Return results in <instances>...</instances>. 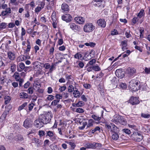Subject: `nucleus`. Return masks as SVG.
<instances>
[{"mask_svg": "<svg viewBox=\"0 0 150 150\" xmlns=\"http://www.w3.org/2000/svg\"><path fill=\"white\" fill-rule=\"evenodd\" d=\"M35 105V104L34 103H32L31 102V103L29 105L28 108L29 110L31 111Z\"/></svg>", "mask_w": 150, "mask_h": 150, "instance_id": "3c124183", "label": "nucleus"}, {"mask_svg": "<svg viewBox=\"0 0 150 150\" xmlns=\"http://www.w3.org/2000/svg\"><path fill=\"white\" fill-rule=\"evenodd\" d=\"M52 25L53 28H55L57 27V21L56 18L55 13L53 12L52 15Z\"/></svg>", "mask_w": 150, "mask_h": 150, "instance_id": "1a4fd4ad", "label": "nucleus"}, {"mask_svg": "<svg viewBox=\"0 0 150 150\" xmlns=\"http://www.w3.org/2000/svg\"><path fill=\"white\" fill-rule=\"evenodd\" d=\"M122 117V116L120 115H116L114 117V120L116 122H119Z\"/></svg>", "mask_w": 150, "mask_h": 150, "instance_id": "b1692460", "label": "nucleus"}, {"mask_svg": "<svg viewBox=\"0 0 150 150\" xmlns=\"http://www.w3.org/2000/svg\"><path fill=\"white\" fill-rule=\"evenodd\" d=\"M62 19L67 23H69L72 20V17L69 14H65L62 16Z\"/></svg>", "mask_w": 150, "mask_h": 150, "instance_id": "39448f33", "label": "nucleus"}, {"mask_svg": "<svg viewBox=\"0 0 150 150\" xmlns=\"http://www.w3.org/2000/svg\"><path fill=\"white\" fill-rule=\"evenodd\" d=\"M8 57L9 59L11 60H13L15 58V55L14 53L11 51H9L7 53Z\"/></svg>", "mask_w": 150, "mask_h": 150, "instance_id": "dca6fc26", "label": "nucleus"}, {"mask_svg": "<svg viewBox=\"0 0 150 150\" xmlns=\"http://www.w3.org/2000/svg\"><path fill=\"white\" fill-rule=\"evenodd\" d=\"M41 120L39 117L38 119H37L35 121L34 124L36 127L40 128L43 127L44 124Z\"/></svg>", "mask_w": 150, "mask_h": 150, "instance_id": "6e6552de", "label": "nucleus"}, {"mask_svg": "<svg viewBox=\"0 0 150 150\" xmlns=\"http://www.w3.org/2000/svg\"><path fill=\"white\" fill-rule=\"evenodd\" d=\"M33 142H35L37 145V146L39 147L42 144V142L41 140L38 138L34 137L31 139Z\"/></svg>", "mask_w": 150, "mask_h": 150, "instance_id": "ddd939ff", "label": "nucleus"}, {"mask_svg": "<svg viewBox=\"0 0 150 150\" xmlns=\"http://www.w3.org/2000/svg\"><path fill=\"white\" fill-rule=\"evenodd\" d=\"M98 25L102 28H104L106 25V22L104 19L100 18L97 21Z\"/></svg>", "mask_w": 150, "mask_h": 150, "instance_id": "423d86ee", "label": "nucleus"}, {"mask_svg": "<svg viewBox=\"0 0 150 150\" xmlns=\"http://www.w3.org/2000/svg\"><path fill=\"white\" fill-rule=\"evenodd\" d=\"M11 69L12 72H14L16 69V65L13 64H11Z\"/></svg>", "mask_w": 150, "mask_h": 150, "instance_id": "49530a36", "label": "nucleus"}, {"mask_svg": "<svg viewBox=\"0 0 150 150\" xmlns=\"http://www.w3.org/2000/svg\"><path fill=\"white\" fill-rule=\"evenodd\" d=\"M55 65L54 64H52L51 66H50V68L49 70V72H52L54 69H55Z\"/></svg>", "mask_w": 150, "mask_h": 150, "instance_id": "09e8293b", "label": "nucleus"}, {"mask_svg": "<svg viewBox=\"0 0 150 150\" xmlns=\"http://www.w3.org/2000/svg\"><path fill=\"white\" fill-rule=\"evenodd\" d=\"M115 74L117 77L121 79L125 76L124 74L122 72L121 70L120 69H117L115 71Z\"/></svg>", "mask_w": 150, "mask_h": 150, "instance_id": "9b49d317", "label": "nucleus"}, {"mask_svg": "<svg viewBox=\"0 0 150 150\" xmlns=\"http://www.w3.org/2000/svg\"><path fill=\"white\" fill-rule=\"evenodd\" d=\"M30 83L29 81H28L23 85V87L25 88H27L30 85Z\"/></svg>", "mask_w": 150, "mask_h": 150, "instance_id": "13d9d810", "label": "nucleus"}, {"mask_svg": "<svg viewBox=\"0 0 150 150\" xmlns=\"http://www.w3.org/2000/svg\"><path fill=\"white\" fill-rule=\"evenodd\" d=\"M45 132L42 130H40L39 131V135L40 137H42L45 135Z\"/></svg>", "mask_w": 150, "mask_h": 150, "instance_id": "bf43d9fd", "label": "nucleus"}, {"mask_svg": "<svg viewBox=\"0 0 150 150\" xmlns=\"http://www.w3.org/2000/svg\"><path fill=\"white\" fill-rule=\"evenodd\" d=\"M144 70L146 74H150V68L145 67Z\"/></svg>", "mask_w": 150, "mask_h": 150, "instance_id": "774afa93", "label": "nucleus"}, {"mask_svg": "<svg viewBox=\"0 0 150 150\" xmlns=\"http://www.w3.org/2000/svg\"><path fill=\"white\" fill-rule=\"evenodd\" d=\"M61 9L62 10V12L65 13H67L69 11L68 5L64 3L62 4L61 6Z\"/></svg>", "mask_w": 150, "mask_h": 150, "instance_id": "f8f14e48", "label": "nucleus"}, {"mask_svg": "<svg viewBox=\"0 0 150 150\" xmlns=\"http://www.w3.org/2000/svg\"><path fill=\"white\" fill-rule=\"evenodd\" d=\"M52 114L51 112H48L47 113L43 114L39 117L44 124L50 123L52 118Z\"/></svg>", "mask_w": 150, "mask_h": 150, "instance_id": "f257e3e1", "label": "nucleus"}, {"mask_svg": "<svg viewBox=\"0 0 150 150\" xmlns=\"http://www.w3.org/2000/svg\"><path fill=\"white\" fill-rule=\"evenodd\" d=\"M20 98H22L27 99L28 98V94L25 92H22L20 93Z\"/></svg>", "mask_w": 150, "mask_h": 150, "instance_id": "bb28decb", "label": "nucleus"}, {"mask_svg": "<svg viewBox=\"0 0 150 150\" xmlns=\"http://www.w3.org/2000/svg\"><path fill=\"white\" fill-rule=\"evenodd\" d=\"M129 102L133 105H137L139 103V101L137 97H132L129 100Z\"/></svg>", "mask_w": 150, "mask_h": 150, "instance_id": "0eeeda50", "label": "nucleus"}, {"mask_svg": "<svg viewBox=\"0 0 150 150\" xmlns=\"http://www.w3.org/2000/svg\"><path fill=\"white\" fill-rule=\"evenodd\" d=\"M74 87L71 85H70L68 87V91L69 92L71 93L74 91Z\"/></svg>", "mask_w": 150, "mask_h": 150, "instance_id": "ea45409f", "label": "nucleus"}, {"mask_svg": "<svg viewBox=\"0 0 150 150\" xmlns=\"http://www.w3.org/2000/svg\"><path fill=\"white\" fill-rule=\"evenodd\" d=\"M75 21L79 24H83L85 21L84 18L81 16L76 17L74 18Z\"/></svg>", "mask_w": 150, "mask_h": 150, "instance_id": "9d476101", "label": "nucleus"}, {"mask_svg": "<svg viewBox=\"0 0 150 150\" xmlns=\"http://www.w3.org/2000/svg\"><path fill=\"white\" fill-rule=\"evenodd\" d=\"M59 102V100H53L51 103L52 105L55 106L57 105V103Z\"/></svg>", "mask_w": 150, "mask_h": 150, "instance_id": "de8ad7c7", "label": "nucleus"}, {"mask_svg": "<svg viewBox=\"0 0 150 150\" xmlns=\"http://www.w3.org/2000/svg\"><path fill=\"white\" fill-rule=\"evenodd\" d=\"M85 146L87 148H92L94 149L95 148V146L94 145V142L93 143H87L85 145Z\"/></svg>", "mask_w": 150, "mask_h": 150, "instance_id": "393cba45", "label": "nucleus"}, {"mask_svg": "<svg viewBox=\"0 0 150 150\" xmlns=\"http://www.w3.org/2000/svg\"><path fill=\"white\" fill-rule=\"evenodd\" d=\"M112 138L114 140L116 141L118 139L120 134L119 132L112 133Z\"/></svg>", "mask_w": 150, "mask_h": 150, "instance_id": "f3484780", "label": "nucleus"}, {"mask_svg": "<svg viewBox=\"0 0 150 150\" xmlns=\"http://www.w3.org/2000/svg\"><path fill=\"white\" fill-rule=\"evenodd\" d=\"M127 41L126 40L122 42L121 44L122 46V48L123 50L127 49L126 47L127 45Z\"/></svg>", "mask_w": 150, "mask_h": 150, "instance_id": "5701e85b", "label": "nucleus"}, {"mask_svg": "<svg viewBox=\"0 0 150 150\" xmlns=\"http://www.w3.org/2000/svg\"><path fill=\"white\" fill-rule=\"evenodd\" d=\"M73 94L75 98L79 97L80 95L79 92L77 90L74 91Z\"/></svg>", "mask_w": 150, "mask_h": 150, "instance_id": "c756f323", "label": "nucleus"}, {"mask_svg": "<svg viewBox=\"0 0 150 150\" xmlns=\"http://www.w3.org/2000/svg\"><path fill=\"white\" fill-rule=\"evenodd\" d=\"M94 122V120L92 119H89L88 120V124H87L86 128H88L91 127L92 126Z\"/></svg>", "mask_w": 150, "mask_h": 150, "instance_id": "a878e982", "label": "nucleus"}, {"mask_svg": "<svg viewBox=\"0 0 150 150\" xmlns=\"http://www.w3.org/2000/svg\"><path fill=\"white\" fill-rule=\"evenodd\" d=\"M122 131L128 134H129L131 133L130 131L128 129H123Z\"/></svg>", "mask_w": 150, "mask_h": 150, "instance_id": "603ef678", "label": "nucleus"}, {"mask_svg": "<svg viewBox=\"0 0 150 150\" xmlns=\"http://www.w3.org/2000/svg\"><path fill=\"white\" fill-rule=\"evenodd\" d=\"M96 3L95 4L96 5L100 8H102L104 7V5L102 1H96Z\"/></svg>", "mask_w": 150, "mask_h": 150, "instance_id": "6ab92c4d", "label": "nucleus"}, {"mask_svg": "<svg viewBox=\"0 0 150 150\" xmlns=\"http://www.w3.org/2000/svg\"><path fill=\"white\" fill-rule=\"evenodd\" d=\"M113 123H111L109 125H105V127L108 128L109 130L110 129H111V127H112V125Z\"/></svg>", "mask_w": 150, "mask_h": 150, "instance_id": "e2e57ef3", "label": "nucleus"}, {"mask_svg": "<svg viewBox=\"0 0 150 150\" xmlns=\"http://www.w3.org/2000/svg\"><path fill=\"white\" fill-rule=\"evenodd\" d=\"M101 127L97 126L94 129H91V131L92 133L94 134L95 132L96 133L97 131H98L99 132H100L101 130Z\"/></svg>", "mask_w": 150, "mask_h": 150, "instance_id": "4be33fe9", "label": "nucleus"}, {"mask_svg": "<svg viewBox=\"0 0 150 150\" xmlns=\"http://www.w3.org/2000/svg\"><path fill=\"white\" fill-rule=\"evenodd\" d=\"M77 107H81L84 105V103L82 101H79L77 103Z\"/></svg>", "mask_w": 150, "mask_h": 150, "instance_id": "6e6d98bb", "label": "nucleus"}, {"mask_svg": "<svg viewBox=\"0 0 150 150\" xmlns=\"http://www.w3.org/2000/svg\"><path fill=\"white\" fill-rule=\"evenodd\" d=\"M140 82L135 79L132 80L129 83V86L131 90L136 91L139 90L141 89Z\"/></svg>", "mask_w": 150, "mask_h": 150, "instance_id": "f03ea898", "label": "nucleus"}, {"mask_svg": "<svg viewBox=\"0 0 150 150\" xmlns=\"http://www.w3.org/2000/svg\"><path fill=\"white\" fill-rule=\"evenodd\" d=\"M93 70L95 71H99L100 70V68L98 65L93 66Z\"/></svg>", "mask_w": 150, "mask_h": 150, "instance_id": "c03bdc74", "label": "nucleus"}, {"mask_svg": "<svg viewBox=\"0 0 150 150\" xmlns=\"http://www.w3.org/2000/svg\"><path fill=\"white\" fill-rule=\"evenodd\" d=\"M11 13V10L10 8H6L5 11H3L1 13V14L3 16H5L8 13Z\"/></svg>", "mask_w": 150, "mask_h": 150, "instance_id": "412c9836", "label": "nucleus"}, {"mask_svg": "<svg viewBox=\"0 0 150 150\" xmlns=\"http://www.w3.org/2000/svg\"><path fill=\"white\" fill-rule=\"evenodd\" d=\"M34 88L32 87H30L27 90L28 93L32 94L33 93Z\"/></svg>", "mask_w": 150, "mask_h": 150, "instance_id": "37998d69", "label": "nucleus"}, {"mask_svg": "<svg viewBox=\"0 0 150 150\" xmlns=\"http://www.w3.org/2000/svg\"><path fill=\"white\" fill-rule=\"evenodd\" d=\"M75 111L79 113H83L84 112V110L82 108H78L76 109Z\"/></svg>", "mask_w": 150, "mask_h": 150, "instance_id": "a18cd8bd", "label": "nucleus"}, {"mask_svg": "<svg viewBox=\"0 0 150 150\" xmlns=\"http://www.w3.org/2000/svg\"><path fill=\"white\" fill-rule=\"evenodd\" d=\"M120 88L125 89L127 88V85L125 83H121L120 85Z\"/></svg>", "mask_w": 150, "mask_h": 150, "instance_id": "4d7b16f0", "label": "nucleus"}, {"mask_svg": "<svg viewBox=\"0 0 150 150\" xmlns=\"http://www.w3.org/2000/svg\"><path fill=\"white\" fill-rule=\"evenodd\" d=\"M84 87L86 89H89L91 87L90 84L87 83H85L83 84Z\"/></svg>", "mask_w": 150, "mask_h": 150, "instance_id": "338daca9", "label": "nucleus"}, {"mask_svg": "<svg viewBox=\"0 0 150 150\" xmlns=\"http://www.w3.org/2000/svg\"><path fill=\"white\" fill-rule=\"evenodd\" d=\"M139 19L137 17H134L132 19V24L134 25L137 22Z\"/></svg>", "mask_w": 150, "mask_h": 150, "instance_id": "8fccbe9b", "label": "nucleus"}, {"mask_svg": "<svg viewBox=\"0 0 150 150\" xmlns=\"http://www.w3.org/2000/svg\"><path fill=\"white\" fill-rule=\"evenodd\" d=\"M11 99V97L10 96H5L4 98V99L5 100L4 103L6 105L9 103L10 102Z\"/></svg>", "mask_w": 150, "mask_h": 150, "instance_id": "72a5a7b5", "label": "nucleus"}, {"mask_svg": "<svg viewBox=\"0 0 150 150\" xmlns=\"http://www.w3.org/2000/svg\"><path fill=\"white\" fill-rule=\"evenodd\" d=\"M32 125L33 122L29 118L25 119L23 123V125L26 129H28L32 127Z\"/></svg>", "mask_w": 150, "mask_h": 150, "instance_id": "20e7f679", "label": "nucleus"}, {"mask_svg": "<svg viewBox=\"0 0 150 150\" xmlns=\"http://www.w3.org/2000/svg\"><path fill=\"white\" fill-rule=\"evenodd\" d=\"M54 97L52 95H48L47 99L48 100H52L54 99Z\"/></svg>", "mask_w": 150, "mask_h": 150, "instance_id": "5fc2aeb1", "label": "nucleus"}, {"mask_svg": "<svg viewBox=\"0 0 150 150\" xmlns=\"http://www.w3.org/2000/svg\"><path fill=\"white\" fill-rule=\"evenodd\" d=\"M50 147L52 150H59L57 146L55 144L51 145Z\"/></svg>", "mask_w": 150, "mask_h": 150, "instance_id": "f704fd0d", "label": "nucleus"}, {"mask_svg": "<svg viewBox=\"0 0 150 150\" xmlns=\"http://www.w3.org/2000/svg\"><path fill=\"white\" fill-rule=\"evenodd\" d=\"M18 139V141H22L23 140V138L21 134H18L17 136Z\"/></svg>", "mask_w": 150, "mask_h": 150, "instance_id": "052dcab7", "label": "nucleus"}, {"mask_svg": "<svg viewBox=\"0 0 150 150\" xmlns=\"http://www.w3.org/2000/svg\"><path fill=\"white\" fill-rule=\"evenodd\" d=\"M144 10L143 9H142L139 12L137 15V16L139 18H141L142 16H144Z\"/></svg>", "mask_w": 150, "mask_h": 150, "instance_id": "58836bf2", "label": "nucleus"}, {"mask_svg": "<svg viewBox=\"0 0 150 150\" xmlns=\"http://www.w3.org/2000/svg\"><path fill=\"white\" fill-rule=\"evenodd\" d=\"M110 132L112 133L119 132V129L113 123L112 125V127H111Z\"/></svg>", "mask_w": 150, "mask_h": 150, "instance_id": "aec40b11", "label": "nucleus"}, {"mask_svg": "<svg viewBox=\"0 0 150 150\" xmlns=\"http://www.w3.org/2000/svg\"><path fill=\"white\" fill-rule=\"evenodd\" d=\"M95 28V26L91 23L86 24L83 27L84 31L86 33H90L93 31Z\"/></svg>", "mask_w": 150, "mask_h": 150, "instance_id": "7ed1b4c3", "label": "nucleus"}, {"mask_svg": "<svg viewBox=\"0 0 150 150\" xmlns=\"http://www.w3.org/2000/svg\"><path fill=\"white\" fill-rule=\"evenodd\" d=\"M91 117L93 119L97 121H100L101 119L100 117H99L97 115H92L91 116Z\"/></svg>", "mask_w": 150, "mask_h": 150, "instance_id": "7c9ffc66", "label": "nucleus"}, {"mask_svg": "<svg viewBox=\"0 0 150 150\" xmlns=\"http://www.w3.org/2000/svg\"><path fill=\"white\" fill-rule=\"evenodd\" d=\"M69 25L70 28H71L72 30H77L80 29V27H79L74 23H69Z\"/></svg>", "mask_w": 150, "mask_h": 150, "instance_id": "4468645a", "label": "nucleus"}, {"mask_svg": "<svg viewBox=\"0 0 150 150\" xmlns=\"http://www.w3.org/2000/svg\"><path fill=\"white\" fill-rule=\"evenodd\" d=\"M119 123L123 125H126L127 124L126 121L123 117L120 120Z\"/></svg>", "mask_w": 150, "mask_h": 150, "instance_id": "e433bc0d", "label": "nucleus"}, {"mask_svg": "<svg viewBox=\"0 0 150 150\" xmlns=\"http://www.w3.org/2000/svg\"><path fill=\"white\" fill-rule=\"evenodd\" d=\"M118 34V32L116 30L114 29V30L112 31L111 33V35H117Z\"/></svg>", "mask_w": 150, "mask_h": 150, "instance_id": "69168bd1", "label": "nucleus"}, {"mask_svg": "<svg viewBox=\"0 0 150 150\" xmlns=\"http://www.w3.org/2000/svg\"><path fill=\"white\" fill-rule=\"evenodd\" d=\"M85 45L86 46H90L91 47H93L95 46L96 45V44L93 42H90L89 43H85Z\"/></svg>", "mask_w": 150, "mask_h": 150, "instance_id": "a19ab883", "label": "nucleus"}, {"mask_svg": "<svg viewBox=\"0 0 150 150\" xmlns=\"http://www.w3.org/2000/svg\"><path fill=\"white\" fill-rule=\"evenodd\" d=\"M127 71L128 74L130 77L132 76L136 72V70L134 68H128Z\"/></svg>", "mask_w": 150, "mask_h": 150, "instance_id": "2eb2a0df", "label": "nucleus"}, {"mask_svg": "<svg viewBox=\"0 0 150 150\" xmlns=\"http://www.w3.org/2000/svg\"><path fill=\"white\" fill-rule=\"evenodd\" d=\"M14 77L16 81H19V79H20L19 73L17 72H16L13 76Z\"/></svg>", "mask_w": 150, "mask_h": 150, "instance_id": "cd10ccee", "label": "nucleus"}, {"mask_svg": "<svg viewBox=\"0 0 150 150\" xmlns=\"http://www.w3.org/2000/svg\"><path fill=\"white\" fill-rule=\"evenodd\" d=\"M18 66L20 69H19L18 68V67H17V71L19 72H20L22 71L25 68L24 64L22 62L19 63Z\"/></svg>", "mask_w": 150, "mask_h": 150, "instance_id": "a211bd4d", "label": "nucleus"}, {"mask_svg": "<svg viewBox=\"0 0 150 150\" xmlns=\"http://www.w3.org/2000/svg\"><path fill=\"white\" fill-rule=\"evenodd\" d=\"M136 141L137 142H140L143 139V136L140 135V136H136Z\"/></svg>", "mask_w": 150, "mask_h": 150, "instance_id": "680f3d73", "label": "nucleus"}, {"mask_svg": "<svg viewBox=\"0 0 150 150\" xmlns=\"http://www.w3.org/2000/svg\"><path fill=\"white\" fill-rule=\"evenodd\" d=\"M47 136H49L50 137H53L54 135V134L53 132L51 131H48L47 132Z\"/></svg>", "mask_w": 150, "mask_h": 150, "instance_id": "864d4df0", "label": "nucleus"}, {"mask_svg": "<svg viewBox=\"0 0 150 150\" xmlns=\"http://www.w3.org/2000/svg\"><path fill=\"white\" fill-rule=\"evenodd\" d=\"M82 55L81 52H78L76 54L74 55V58L75 59H79L80 58H82Z\"/></svg>", "mask_w": 150, "mask_h": 150, "instance_id": "c85d7f7f", "label": "nucleus"}, {"mask_svg": "<svg viewBox=\"0 0 150 150\" xmlns=\"http://www.w3.org/2000/svg\"><path fill=\"white\" fill-rule=\"evenodd\" d=\"M28 104L27 103L25 102L22 104L21 105L19 106L18 108V110L19 111H20L22 110L25 107L26 105H27Z\"/></svg>", "mask_w": 150, "mask_h": 150, "instance_id": "4c0bfd02", "label": "nucleus"}, {"mask_svg": "<svg viewBox=\"0 0 150 150\" xmlns=\"http://www.w3.org/2000/svg\"><path fill=\"white\" fill-rule=\"evenodd\" d=\"M96 60L94 59H93L89 61L88 63L87 64L86 66V68L88 67L89 66V64L92 65L94 64L96 62Z\"/></svg>", "mask_w": 150, "mask_h": 150, "instance_id": "c9c22d12", "label": "nucleus"}, {"mask_svg": "<svg viewBox=\"0 0 150 150\" xmlns=\"http://www.w3.org/2000/svg\"><path fill=\"white\" fill-rule=\"evenodd\" d=\"M112 83L114 85L116 86L117 87L118 85V80H117L116 77H114L111 80Z\"/></svg>", "mask_w": 150, "mask_h": 150, "instance_id": "2f4dec72", "label": "nucleus"}, {"mask_svg": "<svg viewBox=\"0 0 150 150\" xmlns=\"http://www.w3.org/2000/svg\"><path fill=\"white\" fill-rule=\"evenodd\" d=\"M7 26V23H0V31L5 29Z\"/></svg>", "mask_w": 150, "mask_h": 150, "instance_id": "473e14b6", "label": "nucleus"}, {"mask_svg": "<svg viewBox=\"0 0 150 150\" xmlns=\"http://www.w3.org/2000/svg\"><path fill=\"white\" fill-rule=\"evenodd\" d=\"M98 89L100 91V93H104V90L103 88L101 87V86L100 85H98Z\"/></svg>", "mask_w": 150, "mask_h": 150, "instance_id": "0e129e2a", "label": "nucleus"}, {"mask_svg": "<svg viewBox=\"0 0 150 150\" xmlns=\"http://www.w3.org/2000/svg\"><path fill=\"white\" fill-rule=\"evenodd\" d=\"M141 116L144 118H148L150 117V114L142 113L141 114Z\"/></svg>", "mask_w": 150, "mask_h": 150, "instance_id": "79ce46f5", "label": "nucleus"}]
</instances>
